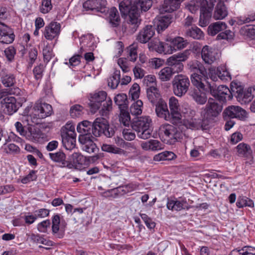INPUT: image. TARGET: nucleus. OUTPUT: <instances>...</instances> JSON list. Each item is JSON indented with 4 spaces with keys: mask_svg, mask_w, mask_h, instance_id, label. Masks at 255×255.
I'll return each mask as SVG.
<instances>
[{
    "mask_svg": "<svg viewBox=\"0 0 255 255\" xmlns=\"http://www.w3.org/2000/svg\"><path fill=\"white\" fill-rule=\"evenodd\" d=\"M119 8L121 13L125 15H128V25L127 27L131 34L136 31L141 19L138 18V14L136 11L134 2L131 4L129 0H124L119 4Z\"/></svg>",
    "mask_w": 255,
    "mask_h": 255,
    "instance_id": "1",
    "label": "nucleus"
},
{
    "mask_svg": "<svg viewBox=\"0 0 255 255\" xmlns=\"http://www.w3.org/2000/svg\"><path fill=\"white\" fill-rule=\"evenodd\" d=\"M107 93L101 91L95 93L92 97L89 105L92 113H95L101 106L100 114L103 117H107L112 109V101L110 98L106 100Z\"/></svg>",
    "mask_w": 255,
    "mask_h": 255,
    "instance_id": "2",
    "label": "nucleus"
},
{
    "mask_svg": "<svg viewBox=\"0 0 255 255\" xmlns=\"http://www.w3.org/2000/svg\"><path fill=\"white\" fill-rule=\"evenodd\" d=\"M212 7V4L211 2L209 3L207 0H193L188 5V9L192 13L200 9L199 23L202 27L206 26L209 23Z\"/></svg>",
    "mask_w": 255,
    "mask_h": 255,
    "instance_id": "3",
    "label": "nucleus"
},
{
    "mask_svg": "<svg viewBox=\"0 0 255 255\" xmlns=\"http://www.w3.org/2000/svg\"><path fill=\"white\" fill-rule=\"evenodd\" d=\"M237 84L238 87H243L241 85L240 83L236 82H232L230 85V88L224 85L217 86L214 82H207L206 88L205 89V92L209 93L214 97L216 98L220 102H226V98H230V95H234L236 97V95L238 93H234L233 92L232 88V84L233 83Z\"/></svg>",
    "mask_w": 255,
    "mask_h": 255,
    "instance_id": "4",
    "label": "nucleus"
},
{
    "mask_svg": "<svg viewBox=\"0 0 255 255\" xmlns=\"http://www.w3.org/2000/svg\"><path fill=\"white\" fill-rule=\"evenodd\" d=\"M151 120L148 117H140L136 118L131 123V127L136 131L137 136L143 139L150 138L152 129L151 128Z\"/></svg>",
    "mask_w": 255,
    "mask_h": 255,
    "instance_id": "5",
    "label": "nucleus"
},
{
    "mask_svg": "<svg viewBox=\"0 0 255 255\" xmlns=\"http://www.w3.org/2000/svg\"><path fill=\"white\" fill-rule=\"evenodd\" d=\"M232 89L233 92L238 93L236 95L237 100L242 104H246L255 98V86L250 87L244 90L243 87H238L236 83L232 84ZM250 109L252 112L255 113V100L251 104Z\"/></svg>",
    "mask_w": 255,
    "mask_h": 255,
    "instance_id": "6",
    "label": "nucleus"
},
{
    "mask_svg": "<svg viewBox=\"0 0 255 255\" xmlns=\"http://www.w3.org/2000/svg\"><path fill=\"white\" fill-rule=\"evenodd\" d=\"M190 85L189 79L186 75L183 74L176 75L172 81L174 94L178 97H182L188 91Z\"/></svg>",
    "mask_w": 255,
    "mask_h": 255,
    "instance_id": "7",
    "label": "nucleus"
},
{
    "mask_svg": "<svg viewBox=\"0 0 255 255\" xmlns=\"http://www.w3.org/2000/svg\"><path fill=\"white\" fill-rule=\"evenodd\" d=\"M100 118H97L94 122L92 123L88 121H83L80 123L77 127V130L81 134L80 135H87L93 137H99L100 131L98 130L100 123Z\"/></svg>",
    "mask_w": 255,
    "mask_h": 255,
    "instance_id": "8",
    "label": "nucleus"
},
{
    "mask_svg": "<svg viewBox=\"0 0 255 255\" xmlns=\"http://www.w3.org/2000/svg\"><path fill=\"white\" fill-rule=\"evenodd\" d=\"M222 109V104L217 103L212 98H209L205 107L202 109L201 115H205L208 119H214L220 114Z\"/></svg>",
    "mask_w": 255,
    "mask_h": 255,
    "instance_id": "9",
    "label": "nucleus"
},
{
    "mask_svg": "<svg viewBox=\"0 0 255 255\" xmlns=\"http://www.w3.org/2000/svg\"><path fill=\"white\" fill-rule=\"evenodd\" d=\"M223 117L225 120L230 119H238L244 121L248 117L247 112L241 107L237 106H230L224 111Z\"/></svg>",
    "mask_w": 255,
    "mask_h": 255,
    "instance_id": "10",
    "label": "nucleus"
},
{
    "mask_svg": "<svg viewBox=\"0 0 255 255\" xmlns=\"http://www.w3.org/2000/svg\"><path fill=\"white\" fill-rule=\"evenodd\" d=\"M0 103L3 112L8 115H12L18 108L15 98L7 95L6 92L0 97Z\"/></svg>",
    "mask_w": 255,
    "mask_h": 255,
    "instance_id": "11",
    "label": "nucleus"
},
{
    "mask_svg": "<svg viewBox=\"0 0 255 255\" xmlns=\"http://www.w3.org/2000/svg\"><path fill=\"white\" fill-rule=\"evenodd\" d=\"M169 106L170 113L171 123L174 125H177L181 123V115L178 100L174 97H171L169 100Z\"/></svg>",
    "mask_w": 255,
    "mask_h": 255,
    "instance_id": "12",
    "label": "nucleus"
},
{
    "mask_svg": "<svg viewBox=\"0 0 255 255\" xmlns=\"http://www.w3.org/2000/svg\"><path fill=\"white\" fill-rule=\"evenodd\" d=\"M107 1L106 0H87L83 4V8L86 10H95L101 13L109 11L107 7Z\"/></svg>",
    "mask_w": 255,
    "mask_h": 255,
    "instance_id": "13",
    "label": "nucleus"
},
{
    "mask_svg": "<svg viewBox=\"0 0 255 255\" xmlns=\"http://www.w3.org/2000/svg\"><path fill=\"white\" fill-rule=\"evenodd\" d=\"M33 114L37 119H42L53 113L52 106L45 103H36L33 107Z\"/></svg>",
    "mask_w": 255,
    "mask_h": 255,
    "instance_id": "14",
    "label": "nucleus"
},
{
    "mask_svg": "<svg viewBox=\"0 0 255 255\" xmlns=\"http://www.w3.org/2000/svg\"><path fill=\"white\" fill-rule=\"evenodd\" d=\"M61 25L56 21H52L44 28L43 35L49 40H52L58 37L60 33Z\"/></svg>",
    "mask_w": 255,
    "mask_h": 255,
    "instance_id": "15",
    "label": "nucleus"
},
{
    "mask_svg": "<svg viewBox=\"0 0 255 255\" xmlns=\"http://www.w3.org/2000/svg\"><path fill=\"white\" fill-rule=\"evenodd\" d=\"M160 130L161 133L171 139H180L182 138V133L174 126L165 124L160 127Z\"/></svg>",
    "mask_w": 255,
    "mask_h": 255,
    "instance_id": "16",
    "label": "nucleus"
},
{
    "mask_svg": "<svg viewBox=\"0 0 255 255\" xmlns=\"http://www.w3.org/2000/svg\"><path fill=\"white\" fill-rule=\"evenodd\" d=\"M100 123L99 125V127L98 130L100 131L99 136L102 134L107 137H112L115 133V128L113 126H110L108 122L105 118H100Z\"/></svg>",
    "mask_w": 255,
    "mask_h": 255,
    "instance_id": "17",
    "label": "nucleus"
},
{
    "mask_svg": "<svg viewBox=\"0 0 255 255\" xmlns=\"http://www.w3.org/2000/svg\"><path fill=\"white\" fill-rule=\"evenodd\" d=\"M155 33V28L152 25H147L140 31L136 37V40L141 43H145L149 41Z\"/></svg>",
    "mask_w": 255,
    "mask_h": 255,
    "instance_id": "18",
    "label": "nucleus"
},
{
    "mask_svg": "<svg viewBox=\"0 0 255 255\" xmlns=\"http://www.w3.org/2000/svg\"><path fill=\"white\" fill-rule=\"evenodd\" d=\"M96 137H90L87 135H80L79 140L83 144V149L86 152L91 153L95 152L97 150L96 144L94 142L93 139Z\"/></svg>",
    "mask_w": 255,
    "mask_h": 255,
    "instance_id": "19",
    "label": "nucleus"
},
{
    "mask_svg": "<svg viewBox=\"0 0 255 255\" xmlns=\"http://www.w3.org/2000/svg\"><path fill=\"white\" fill-rule=\"evenodd\" d=\"M217 53L209 46H204L201 50V57L207 64H211L217 59Z\"/></svg>",
    "mask_w": 255,
    "mask_h": 255,
    "instance_id": "20",
    "label": "nucleus"
},
{
    "mask_svg": "<svg viewBox=\"0 0 255 255\" xmlns=\"http://www.w3.org/2000/svg\"><path fill=\"white\" fill-rule=\"evenodd\" d=\"M228 14V8L222 0H220L215 6L213 14L215 20H221L225 18Z\"/></svg>",
    "mask_w": 255,
    "mask_h": 255,
    "instance_id": "21",
    "label": "nucleus"
},
{
    "mask_svg": "<svg viewBox=\"0 0 255 255\" xmlns=\"http://www.w3.org/2000/svg\"><path fill=\"white\" fill-rule=\"evenodd\" d=\"M147 98L149 101L153 105L158 103L161 99V94L157 86H150L146 89Z\"/></svg>",
    "mask_w": 255,
    "mask_h": 255,
    "instance_id": "22",
    "label": "nucleus"
},
{
    "mask_svg": "<svg viewBox=\"0 0 255 255\" xmlns=\"http://www.w3.org/2000/svg\"><path fill=\"white\" fill-rule=\"evenodd\" d=\"M156 106L155 112L157 116L161 118H163L166 121L171 123V118L169 115V111L168 110L166 103L164 101H160L155 104Z\"/></svg>",
    "mask_w": 255,
    "mask_h": 255,
    "instance_id": "23",
    "label": "nucleus"
},
{
    "mask_svg": "<svg viewBox=\"0 0 255 255\" xmlns=\"http://www.w3.org/2000/svg\"><path fill=\"white\" fill-rule=\"evenodd\" d=\"M42 133L40 129L34 126L27 127L26 133L25 137L28 140L33 142H38L42 138Z\"/></svg>",
    "mask_w": 255,
    "mask_h": 255,
    "instance_id": "24",
    "label": "nucleus"
},
{
    "mask_svg": "<svg viewBox=\"0 0 255 255\" xmlns=\"http://www.w3.org/2000/svg\"><path fill=\"white\" fill-rule=\"evenodd\" d=\"M187 66L191 75L202 74L203 75H206L207 74L206 69L203 64L197 60H195L189 62Z\"/></svg>",
    "mask_w": 255,
    "mask_h": 255,
    "instance_id": "25",
    "label": "nucleus"
},
{
    "mask_svg": "<svg viewBox=\"0 0 255 255\" xmlns=\"http://www.w3.org/2000/svg\"><path fill=\"white\" fill-rule=\"evenodd\" d=\"M107 20L113 28L118 27L121 23V18L118 9L115 7H112L109 12Z\"/></svg>",
    "mask_w": 255,
    "mask_h": 255,
    "instance_id": "26",
    "label": "nucleus"
},
{
    "mask_svg": "<svg viewBox=\"0 0 255 255\" xmlns=\"http://www.w3.org/2000/svg\"><path fill=\"white\" fill-rule=\"evenodd\" d=\"M0 77L1 83L5 87H12L16 82L14 75L6 70H2L0 74Z\"/></svg>",
    "mask_w": 255,
    "mask_h": 255,
    "instance_id": "27",
    "label": "nucleus"
},
{
    "mask_svg": "<svg viewBox=\"0 0 255 255\" xmlns=\"http://www.w3.org/2000/svg\"><path fill=\"white\" fill-rule=\"evenodd\" d=\"M184 0H164L162 5V11L172 12L177 9Z\"/></svg>",
    "mask_w": 255,
    "mask_h": 255,
    "instance_id": "28",
    "label": "nucleus"
},
{
    "mask_svg": "<svg viewBox=\"0 0 255 255\" xmlns=\"http://www.w3.org/2000/svg\"><path fill=\"white\" fill-rule=\"evenodd\" d=\"M201 116L203 117L202 120H198L197 121L195 120L190 122V125L193 128L196 129H207L209 128V125L211 123V121L214 120L213 119L207 118L205 115Z\"/></svg>",
    "mask_w": 255,
    "mask_h": 255,
    "instance_id": "29",
    "label": "nucleus"
},
{
    "mask_svg": "<svg viewBox=\"0 0 255 255\" xmlns=\"http://www.w3.org/2000/svg\"><path fill=\"white\" fill-rule=\"evenodd\" d=\"M227 27L226 23L223 21H218L211 24L208 27V33L211 36H215L217 33L225 30Z\"/></svg>",
    "mask_w": 255,
    "mask_h": 255,
    "instance_id": "30",
    "label": "nucleus"
},
{
    "mask_svg": "<svg viewBox=\"0 0 255 255\" xmlns=\"http://www.w3.org/2000/svg\"><path fill=\"white\" fill-rule=\"evenodd\" d=\"M186 201L168 199L166 206L169 210L172 211H181L182 209H188L189 208L186 206Z\"/></svg>",
    "mask_w": 255,
    "mask_h": 255,
    "instance_id": "31",
    "label": "nucleus"
},
{
    "mask_svg": "<svg viewBox=\"0 0 255 255\" xmlns=\"http://www.w3.org/2000/svg\"><path fill=\"white\" fill-rule=\"evenodd\" d=\"M10 29L6 26L0 31V42L4 44H10L12 43L15 38V35L13 32L9 31Z\"/></svg>",
    "mask_w": 255,
    "mask_h": 255,
    "instance_id": "32",
    "label": "nucleus"
},
{
    "mask_svg": "<svg viewBox=\"0 0 255 255\" xmlns=\"http://www.w3.org/2000/svg\"><path fill=\"white\" fill-rule=\"evenodd\" d=\"M172 17L170 15H167L159 17L156 22L157 32L160 33L167 28L172 22Z\"/></svg>",
    "mask_w": 255,
    "mask_h": 255,
    "instance_id": "33",
    "label": "nucleus"
},
{
    "mask_svg": "<svg viewBox=\"0 0 255 255\" xmlns=\"http://www.w3.org/2000/svg\"><path fill=\"white\" fill-rule=\"evenodd\" d=\"M166 64L174 74L178 73L183 69L184 66L183 63L178 62L176 59L173 58L171 56L167 59Z\"/></svg>",
    "mask_w": 255,
    "mask_h": 255,
    "instance_id": "34",
    "label": "nucleus"
},
{
    "mask_svg": "<svg viewBox=\"0 0 255 255\" xmlns=\"http://www.w3.org/2000/svg\"><path fill=\"white\" fill-rule=\"evenodd\" d=\"M135 8L138 14V18H140L139 11H146L152 6V0H135L134 1Z\"/></svg>",
    "mask_w": 255,
    "mask_h": 255,
    "instance_id": "35",
    "label": "nucleus"
},
{
    "mask_svg": "<svg viewBox=\"0 0 255 255\" xmlns=\"http://www.w3.org/2000/svg\"><path fill=\"white\" fill-rule=\"evenodd\" d=\"M202 89H194L191 94L194 100L198 104L204 105L207 101V97L205 92L202 91Z\"/></svg>",
    "mask_w": 255,
    "mask_h": 255,
    "instance_id": "36",
    "label": "nucleus"
},
{
    "mask_svg": "<svg viewBox=\"0 0 255 255\" xmlns=\"http://www.w3.org/2000/svg\"><path fill=\"white\" fill-rule=\"evenodd\" d=\"M236 148L239 156L245 157H252V150L249 145L244 142L240 143Z\"/></svg>",
    "mask_w": 255,
    "mask_h": 255,
    "instance_id": "37",
    "label": "nucleus"
},
{
    "mask_svg": "<svg viewBox=\"0 0 255 255\" xmlns=\"http://www.w3.org/2000/svg\"><path fill=\"white\" fill-rule=\"evenodd\" d=\"M49 156L53 161L60 163L62 167H65L67 163L66 154L62 150L55 153H49Z\"/></svg>",
    "mask_w": 255,
    "mask_h": 255,
    "instance_id": "38",
    "label": "nucleus"
},
{
    "mask_svg": "<svg viewBox=\"0 0 255 255\" xmlns=\"http://www.w3.org/2000/svg\"><path fill=\"white\" fill-rule=\"evenodd\" d=\"M60 222V216L58 214L54 215L52 220V230L53 234L56 238L61 239L63 237L64 233L59 231V224Z\"/></svg>",
    "mask_w": 255,
    "mask_h": 255,
    "instance_id": "39",
    "label": "nucleus"
},
{
    "mask_svg": "<svg viewBox=\"0 0 255 255\" xmlns=\"http://www.w3.org/2000/svg\"><path fill=\"white\" fill-rule=\"evenodd\" d=\"M76 134L62 135V141L63 146L68 150H72L76 146Z\"/></svg>",
    "mask_w": 255,
    "mask_h": 255,
    "instance_id": "40",
    "label": "nucleus"
},
{
    "mask_svg": "<svg viewBox=\"0 0 255 255\" xmlns=\"http://www.w3.org/2000/svg\"><path fill=\"white\" fill-rule=\"evenodd\" d=\"M185 34L187 37L196 39H201L204 37V33L197 26H192L187 29Z\"/></svg>",
    "mask_w": 255,
    "mask_h": 255,
    "instance_id": "41",
    "label": "nucleus"
},
{
    "mask_svg": "<svg viewBox=\"0 0 255 255\" xmlns=\"http://www.w3.org/2000/svg\"><path fill=\"white\" fill-rule=\"evenodd\" d=\"M206 75H203L202 74H196L194 75H191L190 79L192 84L197 88V89H202L203 91L205 92L206 85L202 83V79Z\"/></svg>",
    "mask_w": 255,
    "mask_h": 255,
    "instance_id": "42",
    "label": "nucleus"
},
{
    "mask_svg": "<svg viewBox=\"0 0 255 255\" xmlns=\"http://www.w3.org/2000/svg\"><path fill=\"white\" fill-rule=\"evenodd\" d=\"M116 105L119 106L121 111H124L128 107V100L126 94L122 93L118 94L114 98Z\"/></svg>",
    "mask_w": 255,
    "mask_h": 255,
    "instance_id": "43",
    "label": "nucleus"
},
{
    "mask_svg": "<svg viewBox=\"0 0 255 255\" xmlns=\"http://www.w3.org/2000/svg\"><path fill=\"white\" fill-rule=\"evenodd\" d=\"M121 80V72L120 70H115L113 75L110 77L108 81V86L113 89H115L117 88Z\"/></svg>",
    "mask_w": 255,
    "mask_h": 255,
    "instance_id": "44",
    "label": "nucleus"
},
{
    "mask_svg": "<svg viewBox=\"0 0 255 255\" xmlns=\"http://www.w3.org/2000/svg\"><path fill=\"white\" fill-rule=\"evenodd\" d=\"M172 45H173L175 51L176 50H180L184 48L188 44V42L186 40H184L181 37H176L174 38H171Z\"/></svg>",
    "mask_w": 255,
    "mask_h": 255,
    "instance_id": "45",
    "label": "nucleus"
},
{
    "mask_svg": "<svg viewBox=\"0 0 255 255\" xmlns=\"http://www.w3.org/2000/svg\"><path fill=\"white\" fill-rule=\"evenodd\" d=\"M174 74L168 66L162 68L158 73L159 78L162 81H169Z\"/></svg>",
    "mask_w": 255,
    "mask_h": 255,
    "instance_id": "46",
    "label": "nucleus"
},
{
    "mask_svg": "<svg viewBox=\"0 0 255 255\" xmlns=\"http://www.w3.org/2000/svg\"><path fill=\"white\" fill-rule=\"evenodd\" d=\"M216 75L222 81H228L231 79L229 72L224 66H221L217 68Z\"/></svg>",
    "mask_w": 255,
    "mask_h": 255,
    "instance_id": "47",
    "label": "nucleus"
},
{
    "mask_svg": "<svg viewBox=\"0 0 255 255\" xmlns=\"http://www.w3.org/2000/svg\"><path fill=\"white\" fill-rule=\"evenodd\" d=\"M163 42H160L158 39H153L148 44V48L151 51H155L161 53L163 52Z\"/></svg>",
    "mask_w": 255,
    "mask_h": 255,
    "instance_id": "48",
    "label": "nucleus"
},
{
    "mask_svg": "<svg viewBox=\"0 0 255 255\" xmlns=\"http://www.w3.org/2000/svg\"><path fill=\"white\" fill-rule=\"evenodd\" d=\"M236 205L238 208H243L244 207H253L254 203L253 201L246 196H240L236 202Z\"/></svg>",
    "mask_w": 255,
    "mask_h": 255,
    "instance_id": "49",
    "label": "nucleus"
},
{
    "mask_svg": "<svg viewBox=\"0 0 255 255\" xmlns=\"http://www.w3.org/2000/svg\"><path fill=\"white\" fill-rule=\"evenodd\" d=\"M69 160L77 165H82L85 161V157L79 152H74L69 156Z\"/></svg>",
    "mask_w": 255,
    "mask_h": 255,
    "instance_id": "50",
    "label": "nucleus"
},
{
    "mask_svg": "<svg viewBox=\"0 0 255 255\" xmlns=\"http://www.w3.org/2000/svg\"><path fill=\"white\" fill-rule=\"evenodd\" d=\"M102 150L104 151L115 154H121L124 153V150L118 148L113 145L104 144L102 146Z\"/></svg>",
    "mask_w": 255,
    "mask_h": 255,
    "instance_id": "51",
    "label": "nucleus"
},
{
    "mask_svg": "<svg viewBox=\"0 0 255 255\" xmlns=\"http://www.w3.org/2000/svg\"><path fill=\"white\" fill-rule=\"evenodd\" d=\"M235 37V33L234 32L230 30H225L224 32H221L217 36L216 39L222 40L225 39L229 42L232 41Z\"/></svg>",
    "mask_w": 255,
    "mask_h": 255,
    "instance_id": "52",
    "label": "nucleus"
},
{
    "mask_svg": "<svg viewBox=\"0 0 255 255\" xmlns=\"http://www.w3.org/2000/svg\"><path fill=\"white\" fill-rule=\"evenodd\" d=\"M83 110L84 108L80 105H74L70 109V116L73 118L79 117L84 114Z\"/></svg>",
    "mask_w": 255,
    "mask_h": 255,
    "instance_id": "53",
    "label": "nucleus"
},
{
    "mask_svg": "<svg viewBox=\"0 0 255 255\" xmlns=\"http://www.w3.org/2000/svg\"><path fill=\"white\" fill-rule=\"evenodd\" d=\"M241 32L249 37L255 38V25H247L241 28Z\"/></svg>",
    "mask_w": 255,
    "mask_h": 255,
    "instance_id": "54",
    "label": "nucleus"
},
{
    "mask_svg": "<svg viewBox=\"0 0 255 255\" xmlns=\"http://www.w3.org/2000/svg\"><path fill=\"white\" fill-rule=\"evenodd\" d=\"M76 134L75 127L71 123H67L61 129V136Z\"/></svg>",
    "mask_w": 255,
    "mask_h": 255,
    "instance_id": "55",
    "label": "nucleus"
},
{
    "mask_svg": "<svg viewBox=\"0 0 255 255\" xmlns=\"http://www.w3.org/2000/svg\"><path fill=\"white\" fill-rule=\"evenodd\" d=\"M143 103L141 100H137L135 103L133 104L130 107V113L135 116L140 115L142 113L141 107Z\"/></svg>",
    "mask_w": 255,
    "mask_h": 255,
    "instance_id": "56",
    "label": "nucleus"
},
{
    "mask_svg": "<svg viewBox=\"0 0 255 255\" xmlns=\"http://www.w3.org/2000/svg\"><path fill=\"white\" fill-rule=\"evenodd\" d=\"M190 56V51L189 50H185L182 52H179L176 54L171 56L174 59H176L178 62L182 63L186 61Z\"/></svg>",
    "mask_w": 255,
    "mask_h": 255,
    "instance_id": "57",
    "label": "nucleus"
},
{
    "mask_svg": "<svg viewBox=\"0 0 255 255\" xmlns=\"http://www.w3.org/2000/svg\"><path fill=\"white\" fill-rule=\"evenodd\" d=\"M255 20V13H252L245 16H240L238 17L237 23L239 25L246 23H249Z\"/></svg>",
    "mask_w": 255,
    "mask_h": 255,
    "instance_id": "58",
    "label": "nucleus"
},
{
    "mask_svg": "<svg viewBox=\"0 0 255 255\" xmlns=\"http://www.w3.org/2000/svg\"><path fill=\"white\" fill-rule=\"evenodd\" d=\"M4 53L7 61L10 62L13 61L16 54V50L13 46H10L6 48Z\"/></svg>",
    "mask_w": 255,
    "mask_h": 255,
    "instance_id": "59",
    "label": "nucleus"
},
{
    "mask_svg": "<svg viewBox=\"0 0 255 255\" xmlns=\"http://www.w3.org/2000/svg\"><path fill=\"white\" fill-rule=\"evenodd\" d=\"M44 68L45 66L42 64H40L34 68L33 73L36 80H38L42 78Z\"/></svg>",
    "mask_w": 255,
    "mask_h": 255,
    "instance_id": "60",
    "label": "nucleus"
},
{
    "mask_svg": "<svg viewBox=\"0 0 255 255\" xmlns=\"http://www.w3.org/2000/svg\"><path fill=\"white\" fill-rule=\"evenodd\" d=\"M43 55L44 62L48 63L53 56L52 50L50 46L46 45L43 49Z\"/></svg>",
    "mask_w": 255,
    "mask_h": 255,
    "instance_id": "61",
    "label": "nucleus"
},
{
    "mask_svg": "<svg viewBox=\"0 0 255 255\" xmlns=\"http://www.w3.org/2000/svg\"><path fill=\"white\" fill-rule=\"evenodd\" d=\"M52 8L51 0H42L40 11L43 13L49 12Z\"/></svg>",
    "mask_w": 255,
    "mask_h": 255,
    "instance_id": "62",
    "label": "nucleus"
},
{
    "mask_svg": "<svg viewBox=\"0 0 255 255\" xmlns=\"http://www.w3.org/2000/svg\"><path fill=\"white\" fill-rule=\"evenodd\" d=\"M172 42L171 38L170 39H167L166 43L162 44L163 46V52L164 53H172L174 50L173 45H172Z\"/></svg>",
    "mask_w": 255,
    "mask_h": 255,
    "instance_id": "63",
    "label": "nucleus"
},
{
    "mask_svg": "<svg viewBox=\"0 0 255 255\" xmlns=\"http://www.w3.org/2000/svg\"><path fill=\"white\" fill-rule=\"evenodd\" d=\"M239 250L241 255H255V248L251 246H245Z\"/></svg>",
    "mask_w": 255,
    "mask_h": 255,
    "instance_id": "64",
    "label": "nucleus"
}]
</instances>
